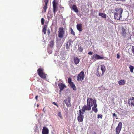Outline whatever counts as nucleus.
Segmentation results:
<instances>
[{"label": "nucleus", "mask_w": 134, "mask_h": 134, "mask_svg": "<svg viewBox=\"0 0 134 134\" xmlns=\"http://www.w3.org/2000/svg\"><path fill=\"white\" fill-rule=\"evenodd\" d=\"M44 108H44L43 110V112H44V113H45V110H44Z\"/></svg>", "instance_id": "obj_44"}, {"label": "nucleus", "mask_w": 134, "mask_h": 134, "mask_svg": "<svg viewBox=\"0 0 134 134\" xmlns=\"http://www.w3.org/2000/svg\"><path fill=\"white\" fill-rule=\"evenodd\" d=\"M54 41L52 40L50 42V47L51 48H52L53 47V46L54 45Z\"/></svg>", "instance_id": "obj_28"}, {"label": "nucleus", "mask_w": 134, "mask_h": 134, "mask_svg": "<svg viewBox=\"0 0 134 134\" xmlns=\"http://www.w3.org/2000/svg\"><path fill=\"white\" fill-rule=\"evenodd\" d=\"M113 118H116V119H118L117 116V115H116L115 113H114L113 114Z\"/></svg>", "instance_id": "obj_35"}, {"label": "nucleus", "mask_w": 134, "mask_h": 134, "mask_svg": "<svg viewBox=\"0 0 134 134\" xmlns=\"http://www.w3.org/2000/svg\"><path fill=\"white\" fill-rule=\"evenodd\" d=\"M101 73H100V74H99V72H100V71H99L98 68L97 70V72L96 73V75L98 77H100L102 76L104 73L105 71V66L103 65H101Z\"/></svg>", "instance_id": "obj_3"}, {"label": "nucleus", "mask_w": 134, "mask_h": 134, "mask_svg": "<svg viewBox=\"0 0 134 134\" xmlns=\"http://www.w3.org/2000/svg\"><path fill=\"white\" fill-rule=\"evenodd\" d=\"M91 58L92 59L95 60L97 59H103L104 58L103 57L100 56L97 54H94L91 57Z\"/></svg>", "instance_id": "obj_10"}, {"label": "nucleus", "mask_w": 134, "mask_h": 134, "mask_svg": "<svg viewBox=\"0 0 134 134\" xmlns=\"http://www.w3.org/2000/svg\"><path fill=\"white\" fill-rule=\"evenodd\" d=\"M99 71H100V72H99V74H100V73H101V71L100 70H99Z\"/></svg>", "instance_id": "obj_45"}, {"label": "nucleus", "mask_w": 134, "mask_h": 134, "mask_svg": "<svg viewBox=\"0 0 134 134\" xmlns=\"http://www.w3.org/2000/svg\"><path fill=\"white\" fill-rule=\"evenodd\" d=\"M123 134H124V133H123Z\"/></svg>", "instance_id": "obj_48"}, {"label": "nucleus", "mask_w": 134, "mask_h": 134, "mask_svg": "<svg viewBox=\"0 0 134 134\" xmlns=\"http://www.w3.org/2000/svg\"><path fill=\"white\" fill-rule=\"evenodd\" d=\"M123 11L122 8H115L114 11V18L118 20H119L122 17V14Z\"/></svg>", "instance_id": "obj_1"}, {"label": "nucleus", "mask_w": 134, "mask_h": 134, "mask_svg": "<svg viewBox=\"0 0 134 134\" xmlns=\"http://www.w3.org/2000/svg\"><path fill=\"white\" fill-rule=\"evenodd\" d=\"M47 17L48 19V20H50V19L52 18L53 16L50 12L49 11L48 12Z\"/></svg>", "instance_id": "obj_22"}, {"label": "nucleus", "mask_w": 134, "mask_h": 134, "mask_svg": "<svg viewBox=\"0 0 134 134\" xmlns=\"http://www.w3.org/2000/svg\"><path fill=\"white\" fill-rule=\"evenodd\" d=\"M121 34L123 36L125 37L126 35L127 34V33L126 32V30L125 29L124 27L122 28L121 29Z\"/></svg>", "instance_id": "obj_18"}, {"label": "nucleus", "mask_w": 134, "mask_h": 134, "mask_svg": "<svg viewBox=\"0 0 134 134\" xmlns=\"http://www.w3.org/2000/svg\"><path fill=\"white\" fill-rule=\"evenodd\" d=\"M78 50L80 52H82L83 51V48L81 46H78Z\"/></svg>", "instance_id": "obj_31"}, {"label": "nucleus", "mask_w": 134, "mask_h": 134, "mask_svg": "<svg viewBox=\"0 0 134 134\" xmlns=\"http://www.w3.org/2000/svg\"><path fill=\"white\" fill-rule=\"evenodd\" d=\"M44 19L43 18H42L41 19V24L42 25H43L44 24Z\"/></svg>", "instance_id": "obj_34"}, {"label": "nucleus", "mask_w": 134, "mask_h": 134, "mask_svg": "<svg viewBox=\"0 0 134 134\" xmlns=\"http://www.w3.org/2000/svg\"><path fill=\"white\" fill-rule=\"evenodd\" d=\"M80 110H81L82 113H83V114L84 112L86 110V109L85 108V106H83L82 108V109Z\"/></svg>", "instance_id": "obj_30"}, {"label": "nucleus", "mask_w": 134, "mask_h": 134, "mask_svg": "<svg viewBox=\"0 0 134 134\" xmlns=\"http://www.w3.org/2000/svg\"><path fill=\"white\" fill-rule=\"evenodd\" d=\"M49 131L47 128L44 127L42 131L43 134H48Z\"/></svg>", "instance_id": "obj_15"}, {"label": "nucleus", "mask_w": 134, "mask_h": 134, "mask_svg": "<svg viewBox=\"0 0 134 134\" xmlns=\"http://www.w3.org/2000/svg\"><path fill=\"white\" fill-rule=\"evenodd\" d=\"M65 31L63 27H60L58 31V37L61 38L64 36Z\"/></svg>", "instance_id": "obj_4"}, {"label": "nucleus", "mask_w": 134, "mask_h": 134, "mask_svg": "<svg viewBox=\"0 0 134 134\" xmlns=\"http://www.w3.org/2000/svg\"><path fill=\"white\" fill-rule=\"evenodd\" d=\"M72 8L73 10L76 13H77L78 12V10L76 6L74 4L72 6Z\"/></svg>", "instance_id": "obj_21"}, {"label": "nucleus", "mask_w": 134, "mask_h": 134, "mask_svg": "<svg viewBox=\"0 0 134 134\" xmlns=\"http://www.w3.org/2000/svg\"><path fill=\"white\" fill-rule=\"evenodd\" d=\"M57 115H58V116H59V117H60V118L61 119H62L63 118L61 114V113L60 112H59L58 113Z\"/></svg>", "instance_id": "obj_33"}, {"label": "nucleus", "mask_w": 134, "mask_h": 134, "mask_svg": "<svg viewBox=\"0 0 134 134\" xmlns=\"http://www.w3.org/2000/svg\"><path fill=\"white\" fill-rule=\"evenodd\" d=\"M80 61V59L76 57H74L73 58V62L76 65L78 64Z\"/></svg>", "instance_id": "obj_14"}, {"label": "nucleus", "mask_w": 134, "mask_h": 134, "mask_svg": "<svg viewBox=\"0 0 134 134\" xmlns=\"http://www.w3.org/2000/svg\"><path fill=\"white\" fill-rule=\"evenodd\" d=\"M85 76L84 72L81 71L78 75L77 80L78 81H82L84 79Z\"/></svg>", "instance_id": "obj_5"}, {"label": "nucleus", "mask_w": 134, "mask_h": 134, "mask_svg": "<svg viewBox=\"0 0 134 134\" xmlns=\"http://www.w3.org/2000/svg\"><path fill=\"white\" fill-rule=\"evenodd\" d=\"M97 106V105L96 103H95L94 105V106L92 107V110L95 113H97L98 111V110L96 107Z\"/></svg>", "instance_id": "obj_19"}, {"label": "nucleus", "mask_w": 134, "mask_h": 134, "mask_svg": "<svg viewBox=\"0 0 134 134\" xmlns=\"http://www.w3.org/2000/svg\"><path fill=\"white\" fill-rule=\"evenodd\" d=\"M77 28L79 31L81 32L82 31V24L80 23L77 24L76 26Z\"/></svg>", "instance_id": "obj_17"}, {"label": "nucleus", "mask_w": 134, "mask_h": 134, "mask_svg": "<svg viewBox=\"0 0 134 134\" xmlns=\"http://www.w3.org/2000/svg\"><path fill=\"white\" fill-rule=\"evenodd\" d=\"M69 84L71 88H72L74 90H76V87L73 82H72L70 83Z\"/></svg>", "instance_id": "obj_26"}, {"label": "nucleus", "mask_w": 134, "mask_h": 134, "mask_svg": "<svg viewBox=\"0 0 134 134\" xmlns=\"http://www.w3.org/2000/svg\"><path fill=\"white\" fill-rule=\"evenodd\" d=\"M120 57V55L118 54H117V58L119 59V58Z\"/></svg>", "instance_id": "obj_42"}, {"label": "nucleus", "mask_w": 134, "mask_h": 134, "mask_svg": "<svg viewBox=\"0 0 134 134\" xmlns=\"http://www.w3.org/2000/svg\"><path fill=\"white\" fill-rule=\"evenodd\" d=\"M87 106L86 105H84L86 110H90L91 109V105H90V104L88 103H87Z\"/></svg>", "instance_id": "obj_20"}, {"label": "nucleus", "mask_w": 134, "mask_h": 134, "mask_svg": "<svg viewBox=\"0 0 134 134\" xmlns=\"http://www.w3.org/2000/svg\"><path fill=\"white\" fill-rule=\"evenodd\" d=\"M38 96H36L35 97V99H36V100H37V98H38Z\"/></svg>", "instance_id": "obj_43"}, {"label": "nucleus", "mask_w": 134, "mask_h": 134, "mask_svg": "<svg viewBox=\"0 0 134 134\" xmlns=\"http://www.w3.org/2000/svg\"><path fill=\"white\" fill-rule=\"evenodd\" d=\"M70 29L71 32V34L72 35L74 36H75V33L73 31L72 29L71 28H70Z\"/></svg>", "instance_id": "obj_29"}, {"label": "nucleus", "mask_w": 134, "mask_h": 134, "mask_svg": "<svg viewBox=\"0 0 134 134\" xmlns=\"http://www.w3.org/2000/svg\"><path fill=\"white\" fill-rule=\"evenodd\" d=\"M122 126V123L121 122H119L116 129V134H119L121 130Z\"/></svg>", "instance_id": "obj_6"}, {"label": "nucleus", "mask_w": 134, "mask_h": 134, "mask_svg": "<svg viewBox=\"0 0 134 134\" xmlns=\"http://www.w3.org/2000/svg\"><path fill=\"white\" fill-rule=\"evenodd\" d=\"M58 86L60 89V91H61L64 89L66 87V86L65 84L61 83H58Z\"/></svg>", "instance_id": "obj_11"}, {"label": "nucleus", "mask_w": 134, "mask_h": 134, "mask_svg": "<svg viewBox=\"0 0 134 134\" xmlns=\"http://www.w3.org/2000/svg\"><path fill=\"white\" fill-rule=\"evenodd\" d=\"M129 68L130 69V72L132 73H133V70L134 69V67L131 65H130Z\"/></svg>", "instance_id": "obj_27"}, {"label": "nucleus", "mask_w": 134, "mask_h": 134, "mask_svg": "<svg viewBox=\"0 0 134 134\" xmlns=\"http://www.w3.org/2000/svg\"><path fill=\"white\" fill-rule=\"evenodd\" d=\"M131 104L132 105L134 106V97H132L131 100Z\"/></svg>", "instance_id": "obj_32"}, {"label": "nucleus", "mask_w": 134, "mask_h": 134, "mask_svg": "<svg viewBox=\"0 0 134 134\" xmlns=\"http://www.w3.org/2000/svg\"><path fill=\"white\" fill-rule=\"evenodd\" d=\"M48 0H44V1L45 4L43 5V8L44 10V12H46L47 8V4L48 2Z\"/></svg>", "instance_id": "obj_13"}, {"label": "nucleus", "mask_w": 134, "mask_h": 134, "mask_svg": "<svg viewBox=\"0 0 134 134\" xmlns=\"http://www.w3.org/2000/svg\"><path fill=\"white\" fill-rule=\"evenodd\" d=\"M72 80L70 78H69L68 79V82L69 84L72 82L71 81Z\"/></svg>", "instance_id": "obj_36"}, {"label": "nucleus", "mask_w": 134, "mask_h": 134, "mask_svg": "<svg viewBox=\"0 0 134 134\" xmlns=\"http://www.w3.org/2000/svg\"><path fill=\"white\" fill-rule=\"evenodd\" d=\"M37 106H38V105H37Z\"/></svg>", "instance_id": "obj_47"}, {"label": "nucleus", "mask_w": 134, "mask_h": 134, "mask_svg": "<svg viewBox=\"0 0 134 134\" xmlns=\"http://www.w3.org/2000/svg\"><path fill=\"white\" fill-rule=\"evenodd\" d=\"M132 51L134 55V46H132Z\"/></svg>", "instance_id": "obj_39"}, {"label": "nucleus", "mask_w": 134, "mask_h": 134, "mask_svg": "<svg viewBox=\"0 0 134 134\" xmlns=\"http://www.w3.org/2000/svg\"><path fill=\"white\" fill-rule=\"evenodd\" d=\"M61 8L62 9H64V8L63 7H61Z\"/></svg>", "instance_id": "obj_46"}, {"label": "nucleus", "mask_w": 134, "mask_h": 134, "mask_svg": "<svg viewBox=\"0 0 134 134\" xmlns=\"http://www.w3.org/2000/svg\"><path fill=\"white\" fill-rule=\"evenodd\" d=\"M99 15L102 17V18H106V15L105 14L102 13H99Z\"/></svg>", "instance_id": "obj_25"}, {"label": "nucleus", "mask_w": 134, "mask_h": 134, "mask_svg": "<svg viewBox=\"0 0 134 134\" xmlns=\"http://www.w3.org/2000/svg\"><path fill=\"white\" fill-rule=\"evenodd\" d=\"M72 40H70L67 42L66 46V47L67 49H69L70 46L72 43Z\"/></svg>", "instance_id": "obj_16"}, {"label": "nucleus", "mask_w": 134, "mask_h": 134, "mask_svg": "<svg viewBox=\"0 0 134 134\" xmlns=\"http://www.w3.org/2000/svg\"><path fill=\"white\" fill-rule=\"evenodd\" d=\"M118 83L120 85H123L125 83V81L124 80H121L118 81Z\"/></svg>", "instance_id": "obj_24"}, {"label": "nucleus", "mask_w": 134, "mask_h": 134, "mask_svg": "<svg viewBox=\"0 0 134 134\" xmlns=\"http://www.w3.org/2000/svg\"><path fill=\"white\" fill-rule=\"evenodd\" d=\"M52 103L54 105L57 106V107H58V105L57 104V103H56L54 102H53Z\"/></svg>", "instance_id": "obj_41"}, {"label": "nucleus", "mask_w": 134, "mask_h": 134, "mask_svg": "<svg viewBox=\"0 0 134 134\" xmlns=\"http://www.w3.org/2000/svg\"><path fill=\"white\" fill-rule=\"evenodd\" d=\"M65 103L67 107H69L70 105V98L68 97L65 100Z\"/></svg>", "instance_id": "obj_12"}, {"label": "nucleus", "mask_w": 134, "mask_h": 134, "mask_svg": "<svg viewBox=\"0 0 134 134\" xmlns=\"http://www.w3.org/2000/svg\"><path fill=\"white\" fill-rule=\"evenodd\" d=\"M102 115L100 114H98L97 115V118H99L102 119Z\"/></svg>", "instance_id": "obj_37"}, {"label": "nucleus", "mask_w": 134, "mask_h": 134, "mask_svg": "<svg viewBox=\"0 0 134 134\" xmlns=\"http://www.w3.org/2000/svg\"><path fill=\"white\" fill-rule=\"evenodd\" d=\"M96 100H93L91 98H88L87 100V103L90 104V105L92 106L95 103H96Z\"/></svg>", "instance_id": "obj_9"}, {"label": "nucleus", "mask_w": 134, "mask_h": 134, "mask_svg": "<svg viewBox=\"0 0 134 134\" xmlns=\"http://www.w3.org/2000/svg\"><path fill=\"white\" fill-rule=\"evenodd\" d=\"M79 112L80 114L77 117L78 120L79 122H82L83 121V113H82L81 110H79Z\"/></svg>", "instance_id": "obj_8"}, {"label": "nucleus", "mask_w": 134, "mask_h": 134, "mask_svg": "<svg viewBox=\"0 0 134 134\" xmlns=\"http://www.w3.org/2000/svg\"><path fill=\"white\" fill-rule=\"evenodd\" d=\"M47 32L48 35L49 36L50 33V30L49 29H48L47 30Z\"/></svg>", "instance_id": "obj_38"}, {"label": "nucleus", "mask_w": 134, "mask_h": 134, "mask_svg": "<svg viewBox=\"0 0 134 134\" xmlns=\"http://www.w3.org/2000/svg\"><path fill=\"white\" fill-rule=\"evenodd\" d=\"M47 27V25H44L42 30V32L44 33V34H46V30Z\"/></svg>", "instance_id": "obj_23"}, {"label": "nucleus", "mask_w": 134, "mask_h": 134, "mask_svg": "<svg viewBox=\"0 0 134 134\" xmlns=\"http://www.w3.org/2000/svg\"><path fill=\"white\" fill-rule=\"evenodd\" d=\"M52 2L53 6V12L54 14V15H55L56 14V12L57 9V3L56 2L55 0H54Z\"/></svg>", "instance_id": "obj_7"}, {"label": "nucleus", "mask_w": 134, "mask_h": 134, "mask_svg": "<svg viewBox=\"0 0 134 134\" xmlns=\"http://www.w3.org/2000/svg\"><path fill=\"white\" fill-rule=\"evenodd\" d=\"M93 52L91 51H90L88 53V54L89 55H92L93 54Z\"/></svg>", "instance_id": "obj_40"}, {"label": "nucleus", "mask_w": 134, "mask_h": 134, "mask_svg": "<svg viewBox=\"0 0 134 134\" xmlns=\"http://www.w3.org/2000/svg\"><path fill=\"white\" fill-rule=\"evenodd\" d=\"M37 72L40 77L41 78H46L47 75L44 72V69L42 68H39L37 70Z\"/></svg>", "instance_id": "obj_2"}]
</instances>
